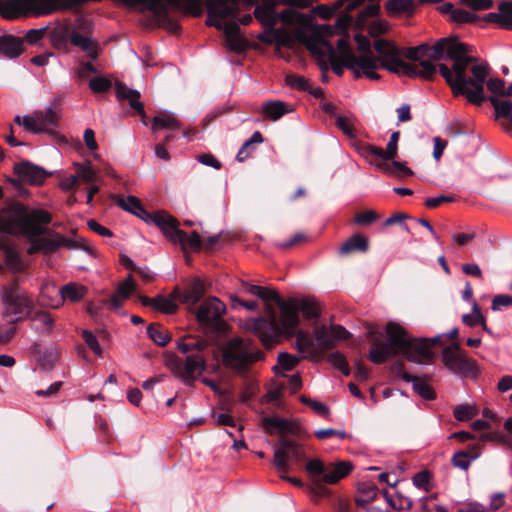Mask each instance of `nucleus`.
<instances>
[{
    "label": "nucleus",
    "instance_id": "f257e3e1",
    "mask_svg": "<svg viewBox=\"0 0 512 512\" xmlns=\"http://www.w3.org/2000/svg\"><path fill=\"white\" fill-rule=\"evenodd\" d=\"M373 47L379 55L376 57L378 69L384 68L392 73L410 78L421 77L430 80L437 72L433 61L451 60L452 68L450 69L446 64H440L439 72L451 87L453 94L455 96L463 95L467 100L475 103L484 99L482 84L487 71L482 65L472 66L471 71L475 78L474 80L467 79L465 68L468 67L472 58L467 55V47L457 37L441 38L433 46L423 43L408 48L405 56L409 60L417 62L415 64L404 62L399 49L387 40L378 39L374 41Z\"/></svg>",
    "mask_w": 512,
    "mask_h": 512
},
{
    "label": "nucleus",
    "instance_id": "f03ea898",
    "mask_svg": "<svg viewBox=\"0 0 512 512\" xmlns=\"http://www.w3.org/2000/svg\"><path fill=\"white\" fill-rule=\"evenodd\" d=\"M351 20V16L344 15L337 19L335 25L316 24L301 44L305 45L318 60L321 72L327 73L331 68L337 76L341 77L344 68H347L356 79L364 77L379 80L380 75L375 72L373 62L366 57H356L346 36L338 39L336 49L327 40L330 36L345 33Z\"/></svg>",
    "mask_w": 512,
    "mask_h": 512
},
{
    "label": "nucleus",
    "instance_id": "7ed1b4c3",
    "mask_svg": "<svg viewBox=\"0 0 512 512\" xmlns=\"http://www.w3.org/2000/svg\"><path fill=\"white\" fill-rule=\"evenodd\" d=\"M52 220L51 214L39 208H30L19 202H10L0 209V232L13 236H22L30 246L27 253H50L66 244L59 235L42 237L48 231L46 225Z\"/></svg>",
    "mask_w": 512,
    "mask_h": 512
},
{
    "label": "nucleus",
    "instance_id": "20e7f679",
    "mask_svg": "<svg viewBox=\"0 0 512 512\" xmlns=\"http://www.w3.org/2000/svg\"><path fill=\"white\" fill-rule=\"evenodd\" d=\"M52 220L51 214L39 208H30L19 202H10L0 209V232L13 236H22L30 246L27 253H50L66 244L59 235L42 237L48 231L46 225Z\"/></svg>",
    "mask_w": 512,
    "mask_h": 512
},
{
    "label": "nucleus",
    "instance_id": "39448f33",
    "mask_svg": "<svg viewBox=\"0 0 512 512\" xmlns=\"http://www.w3.org/2000/svg\"><path fill=\"white\" fill-rule=\"evenodd\" d=\"M385 331L386 341H374L370 349L369 357L375 364H382L399 353L411 362L426 363L433 358L432 346L442 338V335L430 339L411 338L408 332L395 322H389Z\"/></svg>",
    "mask_w": 512,
    "mask_h": 512
},
{
    "label": "nucleus",
    "instance_id": "423d86ee",
    "mask_svg": "<svg viewBox=\"0 0 512 512\" xmlns=\"http://www.w3.org/2000/svg\"><path fill=\"white\" fill-rule=\"evenodd\" d=\"M280 309L279 322L274 311L270 312L269 319L264 317L249 318L244 322V328L255 334L266 347H272L283 334L292 335L299 323L298 310L295 298L284 301L278 294L273 298Z\"/></svg>",
    "mask_w": 512,
    "mask_h": 512
},
{
    "label": "nucleus",
    "instance_id": "0eeeda50",
    "mask_svg": "<svg viewBox=\"0 0 512 512\" xmlns=\"http://www.w3.org/2000/svg\"><path fill=\"white\" fill-rule=\"evenodd\" d=\"M208 347V341L198 337H184L177 343V348L186 354L182 360L174 355L166 358V366L172 374L183 381L191 384L198 375L205 370V358L202 352Z\"/></svg>",
    "mask_w": 512,
    "mask_h": 512
},
{
    "label": "nucleus",
    "instance_id": "6e6552de",
    "mask_svg": "<svg viewBox=\"0 0 512 512\" xmlns=\"http://www.w3.org/2000/svg\"><path fill=\"white\" fill-rule=\"evenodd\" d=\"M278 4H280V0H261L256 5L253 16L262 27L276 26L281 22L285 26L294 28L298 42L302 43L316 25L313 23L312 17L292 9L278 12L276 10Z\"/></svg>",
    "mask_w": 512,
    "mask_h": 512
},
{
    "label": "nucleus",
    "instance_id": "1a4fd4ad",
    "mask_svg": "<svg viewBox=\"0 0 512 512\" xmlns=\"http://www.w3.org/2000/svg\"><path fill=\"white\" fill-rule=\"evenodd\" d=\"M464 45L467 47V55L472 58V60L468 64V67L465 68V75H466L467 79L474 80V78H475L474 74L471 71L472 66H476V65L484 66L487 71V74H486L485 80L483 81L482 85H485V83H486L488 90L494 94L493 96H489L488 100L490 101V103L492 104V106L494 108L496 119L503 118V119L508 120L510 123H512V101L507 100V99H499L496 97V95L509 96L508 88L505 89V81L502 79H498V78L487 80L488 75H489L488 65L484 64V63H477L476 58L470 55V53L472 52V47L466 45L465 43H464ZM482 89H484V86H482ZM482 95H483L484 99L481 102L476 103V105H481L486 100L484 90H482ZM469 102L471 103V101H469ZM472 104H475V102H472Z\"/></svg>",
    "mask_w": 512,
    "mask_h": 512
},
{
    "label": "nucleus",
    "instance_id": "9d476101",
    "mask_svg": "<svg viewBox=\"0 0 512 512\" xmlns=\"http://www.w3.org/2000/svg\"><path fill=\"white\" fill-rule=\"evenodd\" d=\"M261 356V352L250 341L239 337L229 340L223 349L224 364L237 371L244 370Z\"/></svg>",
    "mask_w": 512,
    "mask_h": 512
},
{
    "label": "nucleus",
    "instance_id": "9b49d317",
    "mask_svg": "<svg viewBox=\"0 0 512 512\" xmlns=\"http://www.w3.org/2000/svg\"><path fill=\"white\" fill-rule=\"evenodd\" d=\"M59 119V113L49 105L43 110H35L28 115H17L14 122L32 134L54 135Z\"/></svg>",
    "mask_w": 512,
    "mask_h": 512
},
{
    "label": "nucleus",
    "instance_id": "f8f14e48",
    "mask_svg": "<svg viewBox=\"0 0 512 512\" xmlns=\"http://www.w3.org/2000/svg\"><path fill=\"white\" fill-rule=\"evenodd\" d=\"M167 239L172 243L178 244L183 250L190 249L200 251L202 248V240L200 235L193 231L189 236L179 229L178 221L169 213L164 219V224L159 228Z\"/></svg>",
    "mask_w": 512,
    "mask_h": 512
},
{
    "label": "nucleus",
    "instance_id": "ddd939ff",
    "mask_svg": "<svg viewBox=\"0 0 512 512\" xmlns=\"http://www.w3.org/2000/svg\"><path fill=\"white\" fill-rule=\"evenodd\" d=\"M441 361L444 367L454 375L466 377L475 373V363L465 355L457 343L443 349Z\"/></svg>",
    "mask_w": 512,
    "mask_h": 512
},
{
    "label": "nucleus",
    "instance_id": "4468645a",
    "mask_svg": "<svg viewBox=\"0 0 512 512\" xmlns=\"http://www.w3.org/2000/svg\"><path fill=\"white\" fill-rule=\"evenodd\" d=\"M273 450L274 457L272 463L280 472L289 469V462L299 463L305 459L302 446L287 438H281L273 446Z\"/></svg>",
    "mask_w": 512,
    "mask_h": 512
},
{
    "label": "nucleus",
    "instance_id": "2eb2a0df",
    "mask_svg": "<svg viewBox=\"0 0 512 512\" xmlns=\"http://www.w3.org/2000/svg\"><path fill=\"white\" fill-rule=\"evenodd\" d=\"M5 320L18 322L25 318L31 310V301L27 295L18 292L16 289H9L3 294Z\"/></svg>",
    "mask_w": 512,
    "mask_h": 512
},
{
    "label": "nucleus",
    "instance_id": "dca6fc26",
    "mask_svg": "<svg viewBox=\"0 0 512 512\" xmlns=\"http://www.w3.org/2000/svg\"><path fill=\"white\" fill-rule=\"evenodd\" d=\"M240 0H207L206 25L220 26L218 20L236 19Z\"/></svg>",
    "mask_w": 512,
    "mask_h": 512
},
{
    "label": "nucleus",
    "instance_id": "f3484780",
    "mask_svg": "<svg viewBox=\"0 0 512 512\" xmlns=\"http://www.w3.org/2000/svg\"><path fill=\"white\" fill-rule=\"evenodd\" d=\"M117 205L123 210L137 216L148 225H154L158 228L164 224V219L167 212L159 210L155 212H148L140 203L139 199L135 196H128L127 198H119Z\"/></svg>",
    "mask_w": 512,
    "mask_h": 512
},
{
    "label": "nucleus",
    "instance_id": "a211bd4d",
    "mask_svg": "<svg viewBox=\"0 0 512 512\" xmlns=\"http://www.w3.org/2000/svg\"><path fill=\"white\" fill-rule=\"evenodd\" d=\"M263 28L264 30L257 35V39L264 44H275L277 46L291 48L298 42L294 28L285 25L279 28L275 26Z\"/></svg>",
    "mask_w": 512,
    "mask_h": 512
},
{
    "label": "nucleus",
    "instance_id": "6ab92c4d",
    "mask_svg": "<svg viewBox=\"0 0 512 512\" xmlns=\"http://www.w3.org/2000/svg\"><path fill=\"white\" fill-rule=\"evenodd\" d=\"M163 11L150 9L146 3H137L135 6H142L155 14L158 18H166L168 16V8H174L184 12H188L194 16H200L202 13L201 0H157Z\"/></svg>",
    "mask_w": 512,
    "mask_h": 512
},
{
    "label": "nucleus",
    "instance_id": "aec40b11",
    "mask_svg": "<svg viewBox=\"0 0 512 512\" xmlns=\"http://www.w3.org/2000/svg\"><path fill=\"white\" fill-rule=\"evenodd\" d=\"M225 310L223 302L216 297H210L199 306L196 317L205 326L217 327Z\"/></svg>",
    "mask_w": 512,
    "mask_h": 512
},
{
    "label": "nucleus",
    "instance_id": "412c9836",
    "mask_svg": "<svg viewBox=\"0 0 512 512\" xmlns=\"http://www.w3.org/2000/svg\"><path fill=\"white\" fill-rule=\"evenodd\" d=\"M218 20L220 26H214L216 29L223 31L225 37V46L230 51L242 53L246 50L248 42L240 35V27L234 19Z\"/></svg>",
    "mask_w": 512,
    "mask_h": 512
},
{
    "label": "nucleus",
    "instance_id": "4be33fe9",
    "mask_svg": "<svg viewBox=\"0 0 512 512\" xmlns=\"http://www.w3.org/2000/svg\"><path fill=\"white\" fill-rule=\"evenodd\" d=\"M50 290L60 294L61 302L66 300L71 302H78L82 300L88 292L87 287L76 282H70L61 287L58 291L54 285L45 284L42 286L40 291L41 297L44 298L50 292Z\"/></svg>",
    "mask_w": 512,
    "mask_h": 512
},
{
    "label": "nucleus",
    "instance_id": "5701e85b",
    "mask_svg": "<svg viewBox=\"0 0 512 512\" xmlns=\"http://www.w3.org/2000/svg\"><path fill=\"white\" fill-rule=\"evenodd\" d=\"M399 137L398 131L393 132L385 150L375 145H366L362 150V155L367 159L375 157L382 160H393L397 155Z\"/></svg>",
    "mask_w": 512,
    "mask_h": 512
},
{
    "label": "nucleus",
    "instance_id": "b1692460",
    "mask_svg": "<svg viewBox=\"0 0 512 512\" xmlns=\"http://www.w3.org/2000/svg\"><path fill=\"white\" fill-rule=\"evenodd\" d=\"M15 173L25 182L33 185L42 184L49 175L45 169L29 161H23L14 166Z\"/></svg>",
    "mask_w": 512,
    "mask_h": 512
},
{
    "label": "nucleus",
    "instance_id": "393cba45",
    "mask_svg": "<svg viewBox=\"0 0 512 512\" xmlns=\"http://www.w3.org/2000/svg\"><path fill=\"white\" fill-rule=\"evenodd\" d=\"M262 426L264 430L269 434H278L281 438L285 434L296 435L298 433L299 426L290 420L280 417H264L262 420Z\"/></svg>",
    "mask_w": 512,
    "mask_h": 512
},
{
    "label": "nucleus",
    "instance_id": "a878e982",
    "mask_svg": "<svg viewBox=\"0 0 512 512\" xmlns=\"http://www.w3.org/2000/svg\"><path fill=\"white\" fill-rule=\"evenodd\" d=\"M69 42L71 45L85 52L92 61L97 60L100 52V46L99 43L91 37L73 30L69 34Z\"/></svg>",
    "mask_w": 512,
    "mask_h": 512
},
{
    "label": "nucleus",
    "instance_id": "bb28decb",
    "mask_svg": "<svg viewBox=\"0 0 512 512\" xmlns=\"http://www.w3.org/2000/svg\"><path fill=\"white\" fill-rule=\"evenodd\" d=\"M116 96L120 100H128L130 107L140 114H144V107L139 101L140 93L137 90L130 89L125 84L117 82L115 84Z\"/></svg>",
    "mask_w": 512,
    "mask_h": 512
},
{
    "label": "nucleus",
    "instance_id": "cd10ccee",
    "mask_svg": "<svg viewBox=\"0 0 512 512\" xmlns=\"http://www.w3.org/2000/svg\"><path fill=\"white\" fill-rule=\"evenodd\" d=\"M23 51V41L13 35L0 36V54L7 58H16Z\"/></svg>",
    "mask_w": 512,
    "mask_h": 512
},
{
    "label": "nucleus",
    "instance_id": "c85d7f7f",
    "mask_svg": "<svg viewBox=\"0 0 512 512\" xmlns=\"http://www.w3.org/2000/svg\"><path fill=\"white\" fill-rule=\"evenodd\" d=\"M261 112L266 119L277 121L285 114L292 112V108L283 101L271 100L263 103Z\"/></svg>",
    "mask_w": 512,
    "mask_h": 512
},
{
    "label": "nucleus",
    "instance_id": "c756f323",
    "mask_svg": "<svg viewBox=\"0 0 512 512\" xmlns=\"http://www.w3.org/2000/svg\"><path fill=\"white\" fill-rule=\"evenodd\" d=\"M352 470V465L347 461H340L326 469L324 473V482L335 484L340 479L346 477Z\"/></svg>",
    "mask_w": 512,
    "mask_h": 512
},
{
    "label": "nucleus",
    "instance_id": "7c9ffc66",
    "mask_svg": "<svg viewBox=\"0 0 512 512\" xmlns=\"http://www.w3.org/2000/svg\"><path fill=\"white\" fill-rule=\"evenodd\" d=\"M295 304L298 310V313L301 312L309 321L316 322L319 317V303L312 298H303L300 300L295 299Z\"/></svg>",
    "mask_w": 512,
    "mask_h": 512
},
{
    "label": "nucleus",
    "instance_id": "2f4dec72",
    "mask_svg": "<svg viewBox=\"0 0 512 512\" xmlns=\"http://www.w3.org/2000/svg\"><path fill=\"white\" fill-rule=\"evenodd\" d=\"M205 292L204 283L200 279H195L191 286L179 295V300L186 304H196Z\"/></svg>",
    "mask_w": 512,
    "mask_h": 512
},
{
    "label": "nucleus",
    "instance_id": "473e14b6",
    "mask_svg": "<svg viewBox=\"0 0 512 512\" xmlns=\"http://www.w3.org/2000/svg\"><path fill=\"white\" fill-rule=\"evenodd\" d=\"M480 454V451L476 448H473L470 451H458L453 454L451 462L454 467L466 471L470 467L471 463L480 456Z\"/></svg>",
    "mask_w": 512,
    "mask_h": 512
},
{
    "label": "nucleus",
    "instance_id": "72a5a7b5",
    "mask_svg": "<svg viewBox=\"0 0 512 512\" xmlns=\"http://www.w3.org/2000/svg\"><path fill=\"white\" fill-rule=\"evenodd\" d=\"M179 128V121L171 113H161L153 118L152 130L154 132L164 129L174 131Z\"/></svg>",
    "mask_w": 512,
    "mask_h": 512
},
{
    "label": "nucleus",
    "instance_id": "f704fd0d",
    "mask_svg": "<svg viewBox=\"0 0 512 512\" xmlns=\"http://www.w3.org/2000/svg\"><path fill=\"white\" fill-rule=\"evenodd\" d=\"M402 379L412 383L413 389L424 399L432 400L435 398L434 391L424 380L408 373H403Z\"/></svg>",
    "mask_w": 512,
    "mask_h": 512
},
{
    "label": "nucleus",
    "instance_id": "c9c22d12",
    "mask_svg": "<svg viewBox=\"0 0 512 512\" xmlns=\"http://www.w3.org/2000/svg\"><path fill=\"white\" fill-rule=\"evenodd\" d=\"M366 252L368 250V239L361 234H354L351 236L339 249L342 255L348 254L353 251Z\"/></svg>",
    "mask_w": 512,
    "mask_h": 512
},
{
    "label": "nucleus",
    "instance_id": "e433bc0d",
    "mask_svg": "<svg viewBox=\"0 0 512 512\" xmlns=\"http://www.w3.org/2000/svg\"><path fill=\"white\" fill-rule=\"evenodd\" d=\"M240 291L250 295H255L265 301H269L277 297V292L275 290L266 287H261L258 285H253L247 282L241 283Z\"/></svg>",
    "mask_w": 512,
    "mask_h": 512
},
{
    "label": "nucleus",
    "instance_id": "4c0bfd02",
    "mask_svg": "<svg viewBox=\"0 0 512 512\" xmlns=\"http://www.w3.org/2000/svg\"><path fill=\"white\" fill-rule=\"evenodd\" d=\"M354 39L357 44L358 51L360 52V54L356 55V57L369 58L375 66V72H377L378 59L376 58V56L373 54V52L371 50V43H370L369 39L366 36L361 35V34H356Z\"/></svg>",
    "mask_w": 512,
    "mask_h": 512
},
{
    "label": "nucleus",
    "instance_id": "58836bf2",
    "mask_svg": "<svg viewBox=\"0 0 512 512\" xmlns=\"http://www.w3.org/2000/svg\"><path fill=\"white\" fill-rule=\"evenodd\" d=\"M385 7L391 16L403 13L410 14L414 11V2L413 0H389Z\"/></svg>",
    "mask_w": 512,
    "mask_h": 512
},
{
    "label": "nucleus",
    "instance_id": "ea45409f",
    "mask_svg": "<svg viewBox=\"0 0 512 512\" xmlns=\"http://www.w3.org/2000/svg\"><path fill=\"white\" fill-rule=\"evenodd\" d=\"M74 168L76 170V175L78 177V180L85 183H91L96 180V172L89 161H85L83 163H75Z\"/></svg>",
    "mask_w": 512,
    "mask_h": 512
},
{
    "label": "nucleus",
    "instance_id": "a19ab883",
    "mask_svg": "<svg viewBox=\"0 0 512 512\" xmlns=\"http://www.w3.org/2000/svg\"><path fill=\"white\" fill-rule=\"evenodd\" d=\"M147 334L159 346H165L171 339L169 332L157 324L149 325Z\"/></svg>",
    "mask_w": 512,
    "mask_h": 512
},
{
    "label": "nucleus",
    "instance_id": "79ce46f5",
    "mask_svg": "<svg viewBox=\"0 0 512 512\" xmlns=\"http://www.w3.org/2000/svg\"><path fill=\"white\" fill-rule=\"evenodd\" d=\"M462 321L464 324L471 326V327L481 324L482 327L486 331H488L485 318L483 317L476 301L472 302V313L464 314L462 317Z\"/></svg>",
    "mask_w": 512,
    "mask_h": 512
},
{
    "label": "nucleus",
    "instance_id": "37998d69",
    "mask_svg": "<svg viewBox=\"0 0 512 512\" xmlns=\"http://www.w3.org/2000/svg\"><path fill=\"white\" fill-rule=\"evenodd\" d=\"M313 336L318 346L323 348L332 347L331 329L325 325H318L314 327Z\"/></svg>",
    "mask_w": 512,
    "mask_h": 512
},
{
    "label": "nucleus",
    "instance_id": "c03bdc74",
    "mask_svg": "<svg viewBox=\"0 0 512 512\" xmlns=\"http://www.w3.org/2000/svg\"><path fill=\"white\" fill-rule=\"evenodd\" d=\"M32 321L37 329L47 333L51 332L54 323L52 316L45 311L36 312L32 317Z\"/></svg>",
    "mask_w": 512,
    "mask_h": 512
},
{
    "label": "nucleus",
    "instance_id": "a18cd8bd",
    "mask_svg": "<svg viewBox=\"0 0 512 512\" xmlns=\"http://www.w3.org/2000/svg\"><path fill=\"white\" fill-rule=\"evenodd\" d=\"M158 311H161L166 314L174 313L177 309V305L172 296H162L158 295L155 297L154 306Z\"/></svg>",
    "mask_w": 512,
    "mask_h": 512
},
{
    "label": "nucleus",
    "instance_id": "49530a36",
    "mask_svg": "<svg viewBox=\"0 0 512 512\" xmlns=\"http://www.w3.org/2000/svg\"><path fill=\"white\" fill-rule=\"evenodd\" d=\"M327 360L331 365L341 371L343 375L348 376L350 374L349 365L341 352H332L328 355Z\"/></svg>",
    "mask_w": 512,
    "mask_h": 512
},
{
    "label": "nucleus",
    "instance_id": "de8ad7c7",
    "mask_svg": "<svg viewBox=\"0 0 512 512\" xmlns=\"http://www.w3.org/2000/svg\"><path fill=\"white\" fill-rule=\"evenodd\" d=\"M313 344L312 336L302 330L297 332L294 346L299 352L304 353L310 351Z\"/></svg>",
    "mask_w": 512,
    "mask_h": 512
},
{
    "label": "nucleus",
    "instance_id": "09e8293b",
    "mask_svg": "<svg viewBox=\"0 0 512 512\" xmlns=\"http://www.w3.org/2000/svg\"><path fill=\"white\" fill-rule=\"evenodd\" d=\"M391 506L397 510H410L413 506V501L410 497L403 495L397 491L395 495L389 500Z\"/></svg>",
    "mask_w": 512,
    "mask_h": 512
},
{
    "label": "nucleus",
    "instance_id": "8fccbe9b",
    "mask_svg": "<svg viewBox=\"0 0 512 512\" xmlns=\"http://www.w3.org/2000/svg\"><path fill=\"white\" fill-rule=\"evenodd\" d=\"M380 11L378 3H370L367 7L361 10L356 18V24L359 27L365 25L368 18L376 16Z\"/></svg>",
    "mask_w": 512,
    "mask_h": 512
},
{
    "label": "nucleus",
    "instance_id": "3c124183",
    "mask_svg": "<svg viewBox=\"0 0 512 512\" xmlns=\"http://www.w3.org/2000/svg\"><path fill=\"white\" fill-rule=\"evenodd\" d=\"M346 4H347V1L338 0L334 4V7H329L327 5H319L315 8H313V12L318 14L322 19L327 20V19H330L334 15V13L337 9H339L342 6L346 7Z\"/></svg>",
    "mask_w": 512,
    "mask_h": 512
},
{
    "label": "nucleus",
    "instance_id": "603ef678",
    "mask_svg": "<svg viewBox=\"0 0 512 512\" xmlns=\"http://www.w3.org/2000/svg\"><path fill=\"white\" fill-rule=\"evenodd\" d=\"M477 411L471 405H458L453 410V415L458 421H468L476 416Z\"/></svg>",
    "mask_w": 512,
    "mask_h": 512
},
{
    "label": "nucleus",
    "instance_id": "864d4df0",
    "mask_svg": "<svg viewBox=\"0 0 512 512\" xmlns=\"http://www.w3.org/2000/svg\"><path fill=\"white\" fill-rule=\"evenodd\" d=\"M81 335L86 343V345L92 350V352L98 356H103L102 348L98 342L97 337L89 330H82Z\"/></svg>",
    "mask_w": 512,
    "mask_h": 512
},
{
    "label": "nucleus",
    "instance_id": "5fc2aeb1",
    "mask_svg": "<svg viewBox=\"0 0 512 512\" xmlns=\"http://www.w3.org/2000/svg\"><path fill=\"white\" fill-rule=\"evenodd\" d=\"M4 253L6 265L13 270H21L22 262L18 252L12 247H6Z\"/></svg>",
    "mask_w": 512,
    "mask_h": 512
},
{
    "label": "nucleus",
    "instance_id": "6e6d98bb",
    "mask_svg": "<svg viewBox=\"0 0 512 512\" xmlns=\"http://www.w3.org/2000/svg\"><path fill=\"white\" fill-rule=\"evenodd\" d=\"M452 20L458 23H473L478 20V16L462 8H456L452 11Z\"/></svg>",
    "mask_w": 512,
    "mask_h": 512
},
{
    "label": "nucleus",
    "instance_id": "4d7b16f0",
    "mask_svg": "<svg viewBox=\"0 0 512 512\" xmlns=\"http://www.w3.org/2000/svg\"><path fill=\"white\" fill-rule=\"evenodd\" d=\"M7 323L0 325V343H8L16 333V322L6 320Z\"/></svg>",
    "mask_w": 512,
    "mask_h": 512
},
{
    "label": "nucleus",
    "instance_id": "13d9d810",
    "mask_svg": "<svg viewBox=\"0 0 512 512\" xmlns=\"http://www.w3.org/2000/svg\"><path fill=\"white\" fill-rule=\"evenodd\" d=\"M498 9L502 11L503 28L512 30V1L501 2Z\"/></svg>",
    "mask_w": 512,
    "mask_h": 512
},
{
    "label": "nucleus",
    "instance_id": "bf43d9fd",
    "mask_svg": "<svg viewBox=\"0 0 512 512\" xmlns=\"http://www.w3.org/2000/svg\"><path fill=\"white\" fill-rule=\"evenodd\" d=\"M286 83L299 91H308L310 88L309 82L304 77L298 75H287Z\"/></svg>",
    "mask_w": 512,
    "mask_h": 512
},
{
    "label": "nucleus",
    "instance_id": "052dcab7",
    "mask_svg": "<svg viewBox=\"0 0 512 512\" xmlns=\"http://www.w3.org/2000/svg\"><path fill=\"white\" fill-rule=\"evenodd\" d=\"M111 87V82L109 79L104 77H96L92 78L89 82V88L94 93H103L109 90Z\"/></svg>",
    "mask_w": 512,
    "mask_h": 512
},
{
    "label": "nucleus",
    "instance_id": "680f3d73",
    "mask_svg": "<svg viewBox=\"0 0 512 512\" xmlns=\"http://www.w3.org/2000/svg\"><path fill=\"white\" fill-rule=\"evenodd\" d=\"M430 474L427 471H421L416 473L413 478L412 482L415 487L418 489H423L424 491L430 490Z\"/></svg>",
    "mask_w": 512,
    "mask_h": 512
},
{
    "label": "nucleus",
    "instance_id": "e2e57ef3",
    "mask_svg": "<svg viewBox=\"0 0 512 512\" xmlns=\"http://www.w3.org/2000/svg\"><path fill=\"white\" fill-rule=\"evenodd\" d=\"M326 469L323 462L319 459H313L310 460L306 464V470L312 477H320L324 479V473L326 472Z\"/></svg>",
    "mask_w": 512,
    "mask_h": 512
},
{
    "label": "nucleus",
    "instance_id": "0e129e2a",
    "mask_svg": "<svg viewBox=\"0 0 512 512\" xmlns=\"http://www.w3.org/2000/svg\"><path fill=\"white\" fill-rule=\"evenodd\" d=\"M299 359L288 353L278 355V364L284 371H291L298 363Z\"/></svg>",
    "mask_w": 512,
    "mask_h": 512
},
{
    "label": "nucleus",
    "instance_id": "69168bd1",
    "mask_svg": "<svg viewBox=\"0 0 512 512\" xmlns=\"http://www.w3.org/2000/svg\"><path fill=\"white\" fill-rule=\"evenodd\" d=\"M388 160H382L377 158V160H371V163L375 166L376 169L381 172L387 174L388 176L397 177V169L393 167V161L387 162Z\"/></svg>",
    "mask_w": 512,
    "mask_h": 512
},
{
    "label": "nucleus",
    "instance_id": "338daca9",
    "mask_svg": "<svg viewBox=\"0 0 512 512\" xmlns=\"http://www.w3.org/2000/svg\"><path fill=\"white\" fill-rule=\"evenodd\" d=\"M377 219L378 215L376 212H374L373 210H367L358 213L354 218V222L359 225H369Z\"/></svg>",
    "mask_w": 512,
    "mask_h": 512
},
{
    "label": "nucleus",
    "instance_id": "774afa93",
    "mask_svg": "<svg viewBox=\"0 0 512 512\" xmlns=\"http://www.w3.org/2000/svg\"><path fill=\"white\" fill-rule=\"evenodd\" d=\"M135 290V283L132 275H129L125 281H123L117 288V293L121 295L122 299H126Z\"/></svg>",
    "mask_w": 512,
    "mask_h": 512
}]
</instances>
